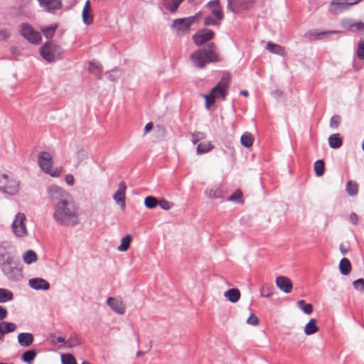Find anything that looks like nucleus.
Listing matches in <instances>:
<instances>
[{"mask_svg": "<svg viewBox=\"0 0 364 364\" xmlns=\"http://www.w3.org/2000/svg\"><path fill=\"white\" fill-rule=\"evenodd\" d=\"M47 193L49 200L53 206L59 202H63L72 198L70 194L63 188L57 185H50L47 188Z\"/></svg>", "mask_w": 364, "mask_h": 364, "instance_id": "7", "label": "nucleus"}, {"mask_svg": "<svg viewBox=\"0 0 364 364\" xmlns=\"http://www.w3.org/2000/svg\"><path fill=\"white\" fill-rule=\"evenodd\" d=\"M342 142V139L339 136L338 134H331L328 137L329 146L333 149H338L341 147Z\"/></svg>", "mask_w": 364, "mask_h": 364, "instance_id": "30", "label": "nucleus"}, {"mask_svg": "<svg viewBox=\"0 0 364 364\" xmlns=\"http://www.w3.org/2000/svg\"><path fill=\"white\" fill-rule=\"evenodd\" d=\"M316 323L317 320L316 318L310 319L304 327V333L308 336L316 333L318 331V327L316 326Z\"/></svg>", "mask_w": 364, "mask_h": 364, "instance_id": "29", "label": "nucleus"}, {"mask_svg": "<svg viewBox=\"0 0 364 364\" xmlns=\"http://www.w3.org/2000/svg\"><path fill=\"white\" fill-rule=\"evenodd\" d=\"M341 122V117L338 115H334L330 120V127L337 128Z\"/></svg>", "mask_w": 364, "mask_h": 364, "instance_id": "53", "label": "nucleus"}, {"mask_svg": "<svg viewBox=\"0 0 364 364\" xmlns=\"http://www.w3.org/2000/svg\"><path fill=\"white\" fill-rule=\"evenodd\" d=\"M253 141L254 139L252 135L248 132L244 133L240 138L241 144L247 148H249L252 145Z\"/></svg>", "mask_w": 364, "mask_h": 364, "instance_id": "36", "label": "nucleus"}, {"mask_svg": "<svg viewBox=\"0 0 364 364\" xmlns=\"http://www.w3.org/2000/svg\"><path fill=\"white\" fill-rule=\"evenodd\" d=\"M12 256L6 250V247L3 245L0 244V262L6 260V258H12Z\"/></svg>", "mask_w": 364, "mask_h": 364, "instance_id": "47", "label": "nucleus"}, {"mask_svg": "<svg viewBox=\"0 0 364 364\" xmlns=\"http://www.w3.org/2000/svg\"><path fill=\"white\" fill-rule=\"evenodd\" d=\"M158 205H159L160 207L165 210H169L171 207V203L164 199L158 201Z\"/></svg>", "mask_w": 364, "mask_h": 364, "instance_id": "56", "label": "nucleus"}, {"mask_svg": "<svg viewBox=\"0 0 364 364\" xmlns=\"http://www.w3.org/2000/svg\"><path fill=\"white\" fill-rule=\"evenodd\" d=\"M204 134L202 132H197L192 134V142L196 144L199 140L204 138Z\"/></svg>", "mask_w": 364, "mask_h": 364, "instance_id": "57", "label": "nucleus"}, {"mask_svg": "<svg viewBox=\"0 0 364 364\" xmlns=\"http://www.w3.org/2000/svg\"><path fill=\"white\" fill-rule=\"evenodd\" d=\"M272 292L271 291L270 289H269L268 287H263L262 289H261V296L262 297H265V298H269L272 296Z\"/></svg>", "mask_w": 364, "mask_h": 364, "instance_id": "58", "label": "nucleus"}, {"mask_svg": "<svg viewBox=\"0 0 364 364\" xmlns=\"http://www.w3.org/2000/svg\"><path fill=\"white\" fill-rule=\"evenodd\" d=\"M276 285L281 291L286 294H289L292 291V282L287 277H277L276 279Z\"/></svg>", "mask_w": 364, "mask_h": 364, "instance_id": "18", "label": "nucleus"}, {"mask_svg": "<svg viewBox=\"0 0 364 364\" xmlns=\"http://www.w3.org/2000/svg\"><path fill=\"white\" fill-rule=\"evenodd\" d=\"M26 216L22 213H18L12 223V230L17 237H23L27 235L25 224Z\"/></svg>", "mask_w": 364, "mask_h": 364, "instance_id": "12", "label": "nucleus"}, {"mask_svg": "<svg viewBox=\"0 0 364 364\" xmlns=\"http://www.w3.org/2000/svg\"><path fill=\"white\" fill-rule=\"evenodd\" d=\"M40 53L43 59L49 63H52L60 58L62 49L58 45L47 42L41 48Z\"/></svg>", "mask_w": 364, "mask_h": 364, "instance_id": "6", "label": "nucleus"}, {"mask_svg": "<svg viewBox=\"0 0 364 364\" xmlns=\"http://www.w3.org/2000/svg\"><path fill=\"white\" fill-rule=\"evenodd\" d=\"M10 37V32L7 29L0 30V41H6Z\"/></svg>", "mask_w": 364, "mask_h": 364, "instance_id": "59", "label": "nucleus"}, {"mask_svg": "<svg viewBox=\"0 0 364 364\" xmlns=\"http://www.w3.org/2000/svg\"><path fill=\"white\" fill-rule=\"evenodd\" d=\"M341 26L353 33H361L364 34V23L350 18H344L341 21Z\"/></svg>", "mask_w": 364, "mask_h": 364, "instance_id": "13", "label": "nucleus"}, {"mask_svg": "<svg viewBox=\"0 0 364 364\" xmlns=\"http://www.w3.org/2000/svg\"><path fill=\"white\" fill-rule=\"evenodd\" d=\"M200 15L201 12L199 11L193 16L175 19L172 23L171 27L176 29L178 36H183L189 33L191 26Z\"/></svg>", "mask_w": 364, "mask_h": 364, "instance_id": "5", "label": "nucleus"}, {"mask_svg": "<svg viewBox=\"0 0 364 364\" xmlns=\"http://www.w3.org/2000/svg\"><path fill=\"white\" fill-rule=\"evenodd\" d=\"M77 156L78 159H80L82 161L85 159H87V153L85 150L81 149L77 152Z\"/></svg>", "mask_w": 364, "mask_h": 364, "instance_id": "61", "label": "nucleus"}, {"mask_svg": "<svg viewBox=\"0 0 364 364\" xmlns=\"http://www.w3.org/2000/svg\"><path fill=\"white\" fill-rule=\"evenodd\" d=\"M228 200L233 201L237 203H243L242 191L237 189L228 198Z\"/></svg>", "mask_w": 364, "mask_h": 364, "instance_id": "42", "label": "nucleus"}, {"mask_svg": "<svg viewBox=\"0 0 364 364\" xmlns=\"http://www.w3.org/2000/svg\"><path fill=\"white\" fill-rule=\"evenodd\" d=\"M266 48L272 53L277 54L281 56H285L287 52L282 46L280 45L269 41L267 43Z\"/></svg>", "mask_w": 364, "mask_h": 364, "instance_id": "24", "label": "nucleus"}, {"mask_svg": "<svg viewBox=\"0 0 364 364\" xmlns=\"http://www.w3.org/2000/svg\"><path fill=\"white\" fill-rule=\"evenodd\" d=\"M61 361L63 364H77L75 357L72 354H62Z\"/></svg>", "mask_w": 364, "mask_h": 364, "instance_id": "48", "label": "nucleus"}, {"mask_svg": "<svg viewBox=\"0 0 364 364\" xmlns=\"http://www.w3.org/2000/svg\"><path fill=\"white\" fill-rule=\"evenodd\" d=\"M132 241V237L130 235H127L121 240V244L118 246L117 250L120 252L127 251L130 246Z\"/></svg>", "mask_w": 364, "mask_h": 364, "instance_id": "35", "label": "nucleus"}, {"mask_svg": "<svg viewBox=\"0 0 364 364\" xmlns=\"http://www.w3.org/2000/svg\"><path fill=\"white\" fill-rule=\"evenodd\" d=\"M53 217L54 220L60 225L74 226L78 224V208L73 198L55 204Z\"/></svg>", "mask_w": 364, "mask_h": 364, "instance_id": "1", "label": "nucleus"}, {"mask_svg": "<svg viewBox=\"0 0 364 364\" xmlns=\"http://www.w3.org/2000/svg\"><path fill=\"white\" fill-rule=\"evenodd\" d=\"M0 268L8 280L18 282L23 278V272L19 267L18 260L15 257L6 258L0 262Z\"/></svg>", "mask_w": 364, "mask_h": 364, "instance_id": "3", "label": "nucleus"}, {"mask_svg": "<svg viewBox=\"0 0 364 364\" xmlns=\"http://www.w3.org/2000/svg\"><path fill=\"white\" fill-rule=\"evenodd\" d=\"M214 32L208 28H202L198 31L193 36V40L197 46H201L207 41L211 40Z\"/></svg>", "mask_w": 364, "mask_h": 364, "instance_id": "14", "label": "nucleus"}, {"mask_svg": "<svg viewBox=\"0 0 364 364\" xmlns=\"http://www.w3.org/2000/svg\"><path fill=\"white\" fill-rule=\"evenodd\" d=\"M36 253L31 250H27L23 255V262L27 264H31L37 260Z\"/></svg>", "mask_w": 364, "mask_h": 364, "instance_id": "32", "label": "nucleus"}, {"mask_svg": "<svg viewBox=\"0 0 364 364\" xmlns=\"http://www.w3.org/2000/svg\"><path fill=\"white\" fill-rule=\"evenodd\" d=\"M296 306L306 314H311L313 311V306L311 304H306L304 300H299Z\"/></svg>", "mask_w": 364, "mask_h": 364, "instance_id": "39", "label": "nucleus"}, {"mask_svg": "<svg viewBox=\"0 0 364 364\" xmlns=\"http://www.w3.org/2000/svg\"><path fill=\"white\" fill-rule=\"evenodd\" d=\"M126 189L125 182L121 181L119 183L117 191L113 195V199L120 205L122 210H124L126 206Z\"/></svg>", "mask_w": 364, "mask_h": 364, "instance_id": "15", "label": "nucleus"}, {"mask_svg": "<svg viewBox=\"0 0 364 364\" xmlns=\"http://www.w3.org/2000/svg\"><path fill=\"white\" fill-rule=\"evenodd\" d=\"M53 159L51 155L46 151H42L38 155V165L46 173L50 174L51 176H58L60 171H52Z\"/></svg>", "mask_w": 364, "mask_h": 364, "instance_id": "9", "label": "nucleus"}, {"mask_svg": "<svg viewBox=\"0 0 364 364\" xmlns=\"http://www.w3.org/2000/svg\"><path fill=\"white\" fill-rule=\"evenodd\" d=\"M361 0H333L328 7L329 11L335 15L339 14L349 9L350 6L357 4Z\"/></svg>", "mask_w": 364, "mask_h": 364, "instance_id": "10", "label": "nucleus"}, {"mask_svg": "<svg viewBox=\"0 0 364 364\" xmlns=\"http://www.w3.org/2000/svg\"><path fill=\"white\" fill-rule=\"evenodd\" d=\"M14 299V294L11 291L0 288V303H6Z\"/></svg>", "mask_w": 364, "mask_h": 364, "instance_id": "31", "label": "nucleus"}, {"mask_svg": "<svg viewBox=\"0 0 364 364\" xmlns=\"http://www.w3.org/2000/svg\"><path fill=\"white\" fill-rule=\"evenodd\" d=\"M247 323L251 326H256L259 324V318L254 314H252L247 319Z\"/></svg>", "mask_w": 364, "mask_h": 364, "instance_id": "54", "label": "nucleus"}, {"mask_svg": "<svg viewBox=\"0 0 364 364\" xmlns=\"http://www.w3.org/2000/svg\"><path fill=\"white\" fill-rule=\"evenodd\" d=\"M340 33V31H319L318 29H311L307 32L306 36H308L311 41H317L327 38L328 35L330 33Z\"/></svg>", "mask_w": 364, "mask_h": 364, "instance_id": "19", "label": "nucleus"}, {"mask_svg": "<svg viewBox=\"0 0 364 364\" xmlns=\"http://www.w3.org/2000/svg\"><path fill=\"white\" fill-rule=\"evenodd\" d=\"M29 286L35 290H48L50 284L43 278H32L28 280Z\"/></svg>", "mask_w": 364, "mask_h": 364, "instance_id": "22", "label": "nucleus"}, {"mask_svg": "<svg viewBox=\"0 0 364 364\" xmlns=\"http://www.w3.org/2000/svg\"><path fill=\"white\" fill-rule=\"evenodd\" d=\"M213 148V146L209 141L200 143L197 146V153L198 154H205L210 151Z\"/></svg>", "mask_w": 364, "mask_h": 364, "instance_id": "38", "label": "nucleus"}, {"mask_svg": "<svg viewBox=\"0 0 364 364\" xmlns=\"http://www.w3.org/2000/svg\"><path fill=\"white\" fill-rule=\"evenodd\" d=\"M34 338L31 333H20L18 335V342L21 346L28 347L33 342Z\"/></svg>", "mask_w": 364, "mask_h": 364, "instance_id": "23", "label": "nucleus"}, {"mask_svg": "<svg viewBox=\"0 0 364 364\" xmlns=\"http://www.w3.org/2000/svg\"><path fill=\"white\" fill-rule=\"evenodd\" d=\"M352 267L349 259L343 257L341 259L339 263V270L343 275H348L351 271Z\"/></svg>", "mask_w": 364, "mask_h": 364, "instance_id": "27", "label": "nucleus"}, {"mask_svg": "<svg viewBox=\"0 0 364 364\" xmlns=\"http://www.w3.org/2000/svg\"><path fill=\"white\" fill-rule=\"evenodd\" d=\"M88 70L90 73L94 75L96 77L100 79L102 77V66L99 63L90 62L88 67Z\"/></svg>", "mask_w": 364, "mask_h": 364, "instance_id": "26", "label": "nucleus"}, {"mask_svg": "<svg viewBox=\"0 0 364 364\" xmlns=\"http://www.w3.org/2000/svg\"><path fill=\"white\" fill-rule=\"evenodd\" d=\"M106 303L117 314L121 315L125 314L126 306L121 298L108 297Z\"/></svg>", "mask_w": 364, "mask_h": 364, "instance_id": "16", "label": "nucleus"}, {"mask_svg": "<svg viewBox=\"0 0 364 364\" xmlns=\"http://www.w3.org/2000/svg\"><path fill=\"white\" fill-rule=\"evenodd\" d=\"M68 347L76 346L80 344L79 340L76 336L70 337L66 342Z\"/></svg>", "mask_w": 364, "mask_h": 364, "instance_id": "55", "label": "nucleus"}, {"mask_svg": "<svg viewBox=\"0 0 364 364\" xmlns=\"http://www.w3.org/2000/svg\"><path fill=\"white\" fill-rule=\"evenodd\" d=\"M230 83V79L226 77H223L220 82L215 86L211 92L214 94H219L223 100H225L226 97V90L228 87Z\"/></svg>", "mask_w": 364, "mask_h": 364, "instance_id": "20", "label": "nucleus"}, {"mask_svg": "<svg viewBox=\"0 0 364 364\" xmlns=\"http://www.w3.org/2000/svg\"><path fill=\"white\" fill-rule=\"evenodd\" d=\"M224 296L232 303L237 302L240 298V291L239 289L232 288L226 291Z\"/></svg>", "mask_w": 364, "mask_h": 364, "instance_id": "25", "label": "nucleus"}, {"mask_svg": "<svg viewBox=\"0 0 364 364\" xmlns=\"http://www.w3.org/2000/svg\"><path fill=\"white\" fill-rule=\"evenodd\" d=\"M82 17L84 23L86 25H90L93 21L92 16L89 14V12H87L85 11H82Z\"/></svg>", "mask_w": 364, "mask_h": 364, "instance_id": "52", "label": "nucleus"}, {"mask_svg": "<svg viewBox=\"0 0 364 364\" xmlns=\"http://www.w3.org/2000/svg\"><path fill=\"white\" fill-rule=\"evenodd\" d=\"M350 222L355 225L358 223V215L355 213H352L350 215Z\"/></svg>", "mask_w": 364, "mask_h": 364, "instance_id": "63", "label": "nucleus"}, {"mask_svg": "<svg viewBox=\"0 0 364 364\" xmlns=\"http://www.w3.org/2000/svg\"><path fill=\"white\" fill-rule=\"evenodd\" d=\"M223 19H218L214 16H206L204 18V25L205 26H218Z\"/></svg>", "mask_w": 364, "mask_h": 364, "instance_id": "44", "label": "nucleus"}, {"mask_svg": "<svg viewBox=\"0 0 364 364\" xmlns=\"http://www.w3.org/2000/svg\"><path fill=\"white\" fill-rule=\"evenodd\" d=\"M144 205L147 208L152 209L157 206L158 200L154 196H147L144 199Z\"/></svg>", "mask_w": 364, "mask_h": 364, "instance_id": "46", "label": "nucleus"}, {"mask_svg": "<svg viewBox=\"0 0 364 364\" xmlns=\"http://www.w3.org/2000/svg\"><path fill=\"white\" fill-rule=\"evenodd\" d=\"M39 5L44 10L52 12L62 6L61 0H38Z\"/></svg>", "mask_w": 364, "mask_h": 364, "instance_id": "21", "label": "nucleus"}, {"mask_svg": "<svg viewBox=\"0 0 364 364\" xmlns=\"http://www.w3.org/2000/svg\"><path fill=\"white\" fill-rule=\"evenodd\" d=\"M205 98V107L208 109L210 105L215 103V95L214 93L210 92V94L204 95Z\"/></svg>", "mask_w": 364, "mask_h": 364, "instance_id": "50", "label": "nucleus"}, {"mask_svg": "<svg viewBox=\"0 0 364 364\" xmlns=\"http://www.w3.org/2000/svg\"><path fill=\"white\" fill-rule=\"evenodd\" d=\"M65 181H66L68 185L73 186L74 184V183H75V179H74L73 176L71 175V174H68L65 176Z\"/></svg>", "mask_w": 364, "mask_h": 364, "instance_id": "62", "label": "nucleus"}, {"mask_svg": "<svg viewBox=\"0 0 364 364\" xmlns=\"http://www.w3.org/2000/svg\"><path fill=\"white\" fill-rule=\"evenodd\" d=\"M2 333L4 334L14 332L16 328V325L14 323L1 321L0 322Z\"/></svg>", "mask_w": 364, "mask_h": 364, "instance_id": "33", "label": "nucleus"}, {"mask_svg": "<svg viewBox=\"0 0 364 364\" xmlns=\"http://www.w3.org/2000/svg\"><path fill=\"white\" fill-rule=\"evenodd\" d=\"M19 191V181L9 175L0 171V191L11 196Z\"/></svg>", "mask_w": 364, "mask_h": 364, "instance_id": "4", "label": "nucleus"}, {"mask_svg": "<svg viewBox=\"0 0 364 364\" xmlns=\"http://www.w3.org/2000/svg\"><path fill=\"white\" fill-rule=\"evenodd\" d=\"M355 55L359 60H364V41L363 39L358 42Z\"/></svg>", "mask_w": 364, "mask_h": 364, "instance_id": "45", "label": "nucleus"}, {"mask_svg": "<svg viewBox=\"0 0 364 364\" xmlns=\"http://www.w3.org/2000/svg\"><path fill=\"white\" fill-rule=\"evenodd\" d=\"M164 1V5L171 12L175 13L178 9L180 4L183 0H171V3H167L166 0Z\"/></svg>", "mask_w": 364, "mask_h": 364, "instance_id": "34", "label": "nucleus"}, {"mask_svg": "<svg viewBox=\"0 0 364 364\" xmlns=\"http://www.w3.org/2000/svg\"><path fill=\"white\" fill-rule=\"evenodd\" d=\"M58 26L57 25H50L42 29V33L45 36L46 38H51L56 31Z\"/></svg>", "mask_w": 364, "mask_h": 364, "instance_id": "40", "label": "nucleus"}, {"mask_svg": "<svg viewBox=\"0 0 364 364\" xmlns=\"http://www.w3.org/2000/svg\"><path fill=\"white\" fill-rule=\"evenodd\" d=\"M215 46L211 43L209 48L198 49L191 53L190 59L193 65L198 69H203L210 63H217L221 60L218 53L215 51Z\"/></svg>", "mask_w": 364, "mask_h": 364, "instance_id": "2", "label": "nucleus"}, {"mask_svg": "<svg viewBox=\"0 0 364 364\" xmlns=\"http://www.w3.org/2000/svg\"><path fill=\"white\" fill-rule=\"evenodd\" d=\"M353 287L358 291L364 290V279H358L353 282Z\"/></svg>", "mask_w": 364, "mask_h": 364, "instance_id": "51", "label": "nucleus"}, {"mask_svg": "<svg viewBox=\"0 0 364 364\" xmlns=\"http://www.w3.org/2000/svg\"><path fill=\"white\" fill-rule=\"evenodd\" d=\"M346 190L350 196H355L358 193V185L355 182L348 181L346 186Z\"/></svg>", "mask_w": 364, "mask_h": 364, "instance_id": "43", "label": "nucleus"}, {"mask_svg": "<svg viewBox=\"0 0 364 364\" xmlns=\"http://www.w3.org/2000/svg\"><path fill=\"white\" fill-rule=\"evenodd\" d=\"M339 248L343 255H346L349 250V247L344 244H341Z\"/></svg>", "mask_w": 364, "mask_h": 364, "instance_id": "64", "label": "nucleus"}, {"mask_svg": "<svg viewBox=\"0 0 364 364\" xmlns=\"http://www.w3.org/2000/svg\"><path fill=\"white\" fill-rule=\"evenodd\" d=\"M324 161L321 159L317 160L314 163V171L317 176H321L324 173Z\"/></svg>", "mask_w": 364, "mask_h": 364, "instance_id": "41", "label": "nucleus"}, {"mask_svg": "<svg viewBox=\"0 0 364 364\" xmlns=\"http://www.w3.org/2000/svg\"><path fill=\"white\" fill-rule=\"evenodd\" d=\"M254 0H228V11L237 14L250 9L253 5Z\"/></svg>", "mask_w": 364, "mask_h": 364, "instance_id": "11", "label": "nucleus"}, {"mask_svg": "<svg viewBox=\"0 0 364 364\" xmlns=\"http://www.w3.org/2000/svg\"><path fill=\"white\" fill-rule=\"evenodd\" d=\"M106 75L109 80L116 81L120 77V72L118 69H114L106 73Z\"/></svg>", "mask_w": 364, "mask_h": 364, "instance_id": "49", "label": "nucleus"}, {"mask_svg": "<svg viewBox=\"0 0 364 364\" xmlns=\"http://www.w3.org/2000/svg\"><path fill=\"white\" fill-rule=\"evenodd\" d=\"M20 34L33 44H38L41 41V34L36 31L31 25L28 23H22L20 25Z\"/></svg>", "mask_w": 364, "mask_h": 364, "instance_id": "8", "label": "nucleus"}, {"mask_svg": "<svg viewBox=\"0 0 364 364\" xmlns=\"http://www.w3.org/2000/svg\"><path fill=\"white\" fill-rule=\"evenodd\" d=\"M36 355L35 350H28L22 354L21 359L24 363L30 364L35 359Z\"/></svg>", "mask_w": 364, "mask_h": 364, "instance_id": "37", "label": "nucleus"}, {"mask_svg": "<svg viewBox=\"0 0 364 364\" xmlns=\"http://www.w3.org/2000/svg\"><path fill=\"white\" fill-rule=\"evenodd\" d=\"M8 315V311L6 308L0 306V321L4 320L6 318Z\"/></svg>", "mask_w": 364, "mask_h": 364, "instance_id": "60", "label": "nucleus"}, {"mask_svg": "<svg viewBox=\"0 0 364 364\" xmlns=\"http://www.w3.org/2000/svg\"><path fill=\"white\" fill-rule=\"evenodd\" d=\"M206 6L209 9L212 16H215L218 19L224 18L223 8L219 0H212L208 1Z\"/></svg>", "mask_w": 364, "mask_h": 364, "instance_id": "17", "label": "nucleus"}, {"mask_svg": "<svg viewBox=\"0 0 364 364\" xmlns=\"http://www.w3.org/2000/svg\"><path fill=\"white\" fill-rule=\"evenodd\" d=\"M205 193L210 198H223L224 197V192L220 187L215 188H207Z\"/></svg>", "mask_w": 364, "mask_h": 364, "instance_id": "28", "label": "nucleus"}]
</instances>
